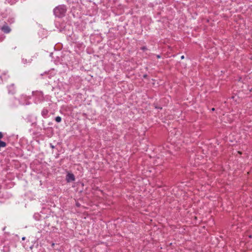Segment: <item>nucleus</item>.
<instances>
[{"instance_id": "obj_1", "label": "nucleus", "mask_w": 252, "mask_h": 252, "mask_svg": "<svg viewBox=\"0 0 252 252\" xmlns=\"http://www.w3.org/2000/svg\"><path fill=\"white\" fill-rule=\"evenodd\" d=\"M66 11V9L64 6L57 7L55 9L54 12L56 15L61 16L63 15Z\"/></svg>"}, {"instance_id": "obj_2", "label": "nucleus", "mask_w": 252, "mask_h": 252, "mask_svg": "<svg viewBox=\"0 0 252 252\" xmlns=\"http://www.w3.org/2000/svg\"><path fill=\"white\" fill-rule=\"evenodd\" d=\"M66 180L67 182H70L74 181L75 177L74 175L71 173H68L66 176Z\"/></svg>"}, {"instance_id": "obj_3", "label": "nucleus", "mask_w": 252, "mask_h": 252, "mask_svg": "<svg viewBox=\"0 0 252 252\" xmlns=\"http://www.w3.org/2000/svg\"><path fill=\"white\" fill-rule=\"evenodd\" d=\"M1 29L3 32H4L5 33H9L11 31L10 28L6 25L3 26L1 28Z\"/></svg>"}, {"instance_id": "obj_4", "label": "nucleus", "mask_w": 252, "mask_h": 252, "mask_svg": "<svg viewBox=\"0 0 252 252\" xmlns=\"http://www.w3.org/2000/svg\"><path fill=\"white\" fill-rule=\"evenodd\" d=\"M5 146H6V143L0 140V147H5Z\"/></svg>"}, {"instance_id": "obj_5", "label": "nucleus", "mask_w": 252, "mask_h": 252, "mask_svg": "<svg viewBox=\"0 0 252 252\" xmlns=\"http://www.w3.org/2000/svg\"><path fill=\"white\" fill-rule=\"evenodd\" d=\"M55 120L57 122L59 123L61 121L62 119L60 117L58 116L56 118Z\"/></svg>"}, {"instance_id": "obj_6", "label": "nucleus", "mask_w": 252, "mask_h": 252, "mask_svg": "<svg viewBox=\"0 0 252 252\" xmlns=\"http://www.w3.org/2000/svg\"><path fill=\"white\" fill-rule=\"evenodd\" d=\"M146 49H147V48L145 47H143L142 48V50H146Z\"/></svg>"}, {"instance_id": "obj_7", "label": "nucleus", "mask_w": 252, "mask_h": 252, "mask_svg": "<svg viewBox=\"0 0 252 252\" xmlns=\"http://www.w3.org/2000/svg\"><path fill=\"white\" fill-rule=\"evenodd\" d=\"M181 58V59H184L185 58L184 56V55L182 56Z\"/></svg>"}, {"instance_id": "obj_8", "label": "nucleus", "mask_w": 252, "mask_h": 252, "mask_svg": "<svg viewBox=\"0 0 252 252\" xmlns=\"http://www.w3.org/2000/svg\"><path fill=\"white\" fill-rule=\"evenodd\" d=\"M147 75H144V78H146V77H147Z\"/></svg>"}, {"instance_id": "obj_9", "label": "nucleus", "mask_w": 252, "mask_h": 252, "mask_svg": "<svg viewBox=\"0 0 252 252\" xmlns=\"http://www.w3.org/2000/svg\"><path fill=\"white\" fill-rule=\"evenodd\" d=\"M157 57H158V58H160V56H159V55H158V56H157Z\"/></svg>"}, {"instance_id": "obj_10", "label": "nucleus", "mask_w": 252, "mask_h": 252, "mask_svg": "<svg viewBox=\"0 0 252 252\" xmlns=\"http://www.w3.org/2000/svg\"><path fill=\"white\" fill-rule=\"evenodd\" d=\"M25 239V237H23L22 238V240H24Z\"/></svg>"}, {"instance_id": "obj_11", "label": "nucleus", "mask_w": 252, "mask_h": 252, "mask_svg": "<svg viewBox=\"0 0 252 252\" xmlns=\"http://www.w3.org/2000/svg\"><path fill=\"white\" fill-rule=\"evenodd\" d=\"M212 111H214V110H215V108H213L212 109Z\"/></svg>"}]
</instances>
